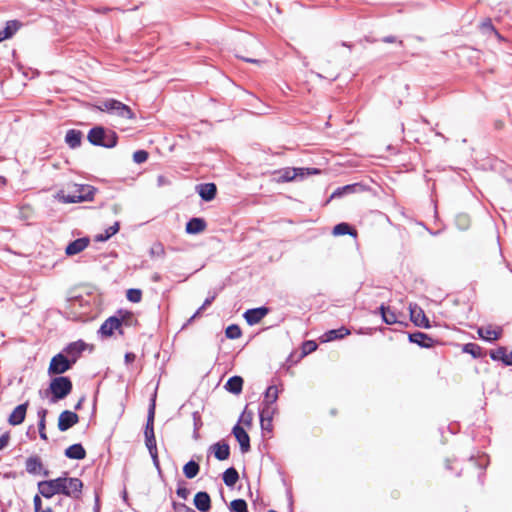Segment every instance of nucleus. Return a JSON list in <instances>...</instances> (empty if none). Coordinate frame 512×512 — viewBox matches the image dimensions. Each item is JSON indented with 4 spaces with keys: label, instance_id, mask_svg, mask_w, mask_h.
I'll list each match as a JSON object with an SVG mask.
<instances>
[{
    "label": "nucleus",
    "instance_id": "obj_1",
    "mask_svg": "<svg viewBox=\"0 0 512 512\" xmlns=\"http://www.w3.org/2000/svg\"><path fill=\"white\" fill-rule=\"evenodd\" d=\"M38 491L46 499L56 494H63L74 499H80L83 482L76 477H58L56 479L43 480L37 484Z\"/></svg>",
    "mask_w": 512,
    "mask_h": 512
},
{
    "label": "nucleus",
    "instance_id": "obj_2",
    "mask_svg": "<svg viewBox=\"0 0 512 512\" xmlns=\"http://www.w3.org/2000/svg\"><path fill=\"white\" fill-rule=\"evenodd\" d=\"M96 188L87 184H74L67 193L61 191L58 196L63 203H80L91 201L96 193Z\"/></svg>",
    "mask_w": 512,
    "mask_h": 512
},
{
    "label": "nucleus",
    "instance_id": "obj_3",
    "mask_svg": "<svg viewBox=\"0 0 512 512\" xmlns=\"http://www.w3.org/2000/svg\"><path fill=\"white\" fill-rule=\"evenodd\" d=\"M87 139L94 146L113 148L117 145L118 135L103 126H95L89 130Z\"/></svg>",
    "mask_w": 512,
    "mask_h": 512
},
{
    "label": "nucleus",
    "instance_id": "obj_4",
    "mask_svg": "<svg viewBox=\"0 0 512 512\" xmlns=\"http://www.w3.org/2000/svg\"><path fill=\"white\" fill-rule=\"evenodd\" d=\"M320 170L317 168H294L287 167L274 172V179L277 182H290L295 179H303L309 175L319 174Z\"/></svg>",
    "mask_w": 512,
    "mask_h": 512
},
{
    "label": "nucleus",
    "instance_id": "obj_5",
    "mask_svg": "<svg viewBox=\"0 0 512 512\" xmlns=\"http://www.w3.org/2000/svg\"><path fill=\"white\" fill-rule=\"evenodd\" d=\"M72 381L67 376H58L51 380L49 390L52 394V402L67 397L72 391Z\"/></svg>",
    "mask_w": 512,
    "mask_h": 512
},
{
    "label": "nucleus",
    "instance_id": "obj_6",
    "mask_svg": "<svg viewBox=\"0 0 512 512\" xmlns=\"http://www.w3.org/2000/svg\"><path fill=\"white\" fill-rule=\"evenodd\" d=\"M74 364L70 362V359L65 356L63 353H58L54 357H52L48 373L50 375H61L72 368Z\"/></svg>",
    "mask_w": 512,
    "mask_h": 512
},
{
    "label": "nucleus",
    "instance_id": "obj_7",
    "mask_svg": "<svg viewBox=\"0 0 512 512\" xmlns=\"http://www.w3.org/2000/svg\"><path fill=\"white\" fill-rule=\"evenodd\" d=\"M25 469L30 475H43L44 477H48L50 474L38 455H32L26 459Z\"/></svg>",
    "mask_w": 512,
    "mask_h": 512
},
{
    "label": "nucleus",
    "instance_id": "obj_8",
    "mask_svg": "<svg viewBox=\"0 0 512 512\" xmlns=\"http://www.w3.org/2000/svg\"><path fill=\"white\" fill-rule=\"evenodd\" d=\"M123 318H119L118 316H111L104 321L99 329V333L103 336H112L115 330H119L120 334H123V331L120 329L123 325Z\"/></svg>",
    "mask_w": 512,
    "mask_h": 512
},
{
    "label": "nucleus",
    "instance_id": "obj_9",
    "mask_svg": "<svg viewBox=\"0 0 512 512\" xmlns=\"http://www.w3.org/2000/svg\"><path fill=\"white\" fill-rule=\"evenodd\" d=\"M79 421V416L72 411L65 410L61 412L58 418V429L61 432L67 431Z\"/></svg>",
    "mask_w": 512,
    "mask_h": 512
},
{
    "label": "nucleus",
    "instance_id": "obj_10",
    "mask_svg": "<svg viewBox=\"0 0 512 512\" xmlns=\"http://www.w3.org/2000/svg\"><path fill=\"white\" fill-rule=\"evenodd\" d=\"M409 311H410L411 321L416 326L423 327V328L430 327L429 319L426 317V315L421 307H419L417 304H413V305L410 304Z\"/></svg>",
    "mask_w": 512,
    "mask_h": 512
},
{
    "label": "nucleus",
    "instance_id": "obj_11",
    "mask_svg": "<svg viewBox=\"0 0 512 512\" xmlns=\"http://www.w3.org/2000/svg\"><path fill=\"white\" fill-rule=\"evenodd\" d=\"M408 339L411 343L417 344L422 348H432L438 343L437 340L420 331L409 333Z\"/></svg>",
    "mask_w": 512,
    "mask_h": 512
},
{
    "label": "nucleus",
    "instance_id": "obj_12",
    "mask_svg": "<svg viewBox=\"0 0 512 512\" xmlns=\"http://www.w3.org/2000/svg\"><path fill=\"white\" fill-rule=\"evenodd\" d=\"M232 433L235 436L236 440L239 442L241 452L247 453L251 448L250 437H249L248 433L239 424H236L233 427Z\"/></svg>",
    "mask_w": 512,
    "mask_h": 512
},
{
    "label": "nucleus",
    "instance_id": "obj_13",
    "mask_svg": "<svg viewBox=\"0 0 512 512\" xmlns=\"http://www.w3.org/2000/svg\"><path fill=\"white\" fill-rule=\"evenodd\" d=\"M268 313L269 308L262 306L248 309L243 316L249 325H255L259 323Z\"/></svg>",
    "mask_w": 512,
    "mask_h": 512
},
{
    "label": "nucleus",
    "instance_id": "obj_14",
    "mask_svg": "<svg viewBox=\"0 0 512 512\" xmlns=\"http://www.w3.org/2000/svg\"><path fill=\"white\" fill-rule=\"evenodd\" d=\"M86 347L87 344L84 341L78 340L68 344L65 347L64 352L68 355L67 357L70 359V362L75 364L81 353L86 349Z\"/></svg>",
    "mask_w": 512,
    "mask_h": 512
},
{
    "label": "nucleus",
    "instance_id": "obj_15",
    "mask_svg": "<svg viewBox=\"0 0 512 512\" xmlns=\"http://www.w3.org/2000/svg\"><path fill=\"white\" fill-rule=\"evenodd\" d=\"M28 406L29 401L16 406L8 418L9 424L13 426L22 424L25 420Z\"/></svg>",
    "mask_w": 512,
    "mask_h": 512
},
{
    "label": "nucleus",
    "instance_id": "obj_16",
    "mask_svg": "<svg viewBox=\"0 0 512 512\" xmlns=\"http://www.w3.org/2000/svg\"><path fill=\"white\" fill-rule=\"evenodd\" d=\"M89 243L90 239L88 237L78 238L67 245L65 253L68 256L76 255L82 252L89 245Z\"/></svg>",
    "mask_w": 512,
    "mask_h": 512
},
{
    "label": "nucleus",
    "instance_id": "obj_17",
    "mask_svg": "<svg viewBox=\"0 0 512 512\" xmlns=\"http://www.w3.org/2000/svg\"><path fill=\"white\" fill-rule=\"evenodd\" d=\"M154 417H155V396L151 399L148 409L147 422L144 430L145 439L155 438L154 434Z\"/></svg>",
    "mask_w": 512,
    "mask_h": 512
},
{
    "label": "nucleus",
    "instance_id": "obj_18",
    "mask_svg": "<svg viewBox=\"0 0 512 512\" xmlns=\"http://www.w3.org/2000/svg\"><path fill=\"white\" fill-rule=\"evenodd\" d=\"M199 196L204 201H211L217 194V187L214 183H203L196 187Z\"/></svg>",
    "mask_w": 512,
    "mask_h": 512
},
{
    "label": "nucleus",
    "instance_id": "obj_19",
    "mask_svg": "<svg viewBox=\"0 0 512 512\" xmlns=\"http://www.w3.org/2000/svg\"><path fill=\"white\" fill-rule=\"evenodd\" d=\"M110 114L117 115L125 119L135 118V114L129 106L115 99V104L112 105Z\"/></svg>",
    "mask_w": 512,
    "mask_h": 512
},
{
    "label": "nucleus",
    "instance_id": "obj_20",
    "mask_svg": "<svg viewBox=\"0 0 512 512\" xmlns=\"http://www.w3.org/2000/svg\"><path fill=\"white\" fill-rule=\"evenodd\" d=\"M490 358L494 361H501L505 366L512 365V352L507 353V348L500 346L490 351Z\"/></svg>",
    "mask_w": 512,
    "mask_h": 512
},
{
    "label": "nucleus",
    "instance_id": "obj_21",
    "mask_svg": "<svg viewBox=\"0 0 512 512\" xmlns=\"http://www.w3.org/2000/svg\"><path fill=\"white\" fill-rule=\"evenodd\" d=\"M194 505L201 512H207L211 508L210 495L205 491L197 492L194 496Z\"/></svg>",
    "mask_w": 512,
    "mask_h": 512
},
{
    "label": "nucleus",
    "instance_id": "obj_22",
    "mask_svg": "<svg viewBox=\"0 0 512 512\" xmlns=\"http://www.w3.org/2000/svg\"><path fill=\"white\" fill-rule=\"evenodd\" d=\"M207 227V223L203 218L194 217L186 223V233L188 234H199L203 232Z\"/></svg>",
    "mask_w": 512,
    "mask_h": 512
},
{
    "label": "nucleus",
    "instance_id": "obj_23",
    "mask_svg": "<svg viewBox=\"0 0 512 512\" xmlns=\"http://www.w3.org/2000/svg\"><path fill=\"white\" fill-rule=\"evenodd\" d=\"M477 333L481 339L492 342L501 337L502 329L499 328L498 330H494L492 326L479 327Z\"/></svg>",
    "mask_w": 512,
    "mask_h": 512
},
{
    "label": "nucleus",
    "instance_id": "obj_24",
    "mask_svg": "<svg viewBox=\"0 0 512 512\" xmlns=\"http://www.w3.org/2000/svg\"><path fill=\"white\" fill-rule=\"evenodd\" d=\"M210 449L213 450L215 458L219 461H224L230 456V446L226 442H217Z\"/></svg>",
    "mask_w": 512,
    "mask_h": 512
},
{
    "label": "nucleus",
    "instance_id": "obj_25",
    "mask_svg": "<svg viewBox=\"0 0 512 512\" xmlns=\"http://www.w3.org/2000/svg\"><path fill=\"white\" fill-rule=\"evenodd\" d=\"M243 383V378L241 376L235 375L227 380L224 387L228 392L238 395L242 392Z\"/></svg>",
    "mask_w": 512,
    "mask_h": 512
},
{
    "label": "nucleus",
    "instance_id": "obj_26",
    "mask_svg": "<svg viewBox=\"0 0 512 512\" xmlns=\"http://www.w3.org/2000/svg\"><path fill=\"white\" fill-rule=\"evenodd\" d=\"M65 456L69 459L82 460L86 457V450L82 444L76 443L65 450Z\"/></svg>",
    "mask_w": 512,
    "mask_h": 512
},
{
    "label": "nucleus",
    "instance_id": "obj_27",
    "mask_svg": "<svg viewBox=\"0 0 512 512\" xmlns=\"http://www.w3.org/2000/svg\"><path fill=\"white\" fill-rule=\"evenodd\" d=\"M83 133L80 130L70 129L67 131L65 136V142L67 145L75 149L81 145Z\"/></svg>",
    "mask_w": 512,
    "mask_h": 512
},
{
    "label": "nucleus",
    "instance_id": "obj_28",
    "mask_svg": "<svg viewBox=\"0 0 512 512\" xmlns=\"http://www.w3.org/2000/svg\"><path fill=\"white\" fill-rule=\"evenodd\" d=\"M462 351L464 353L470 354L475 359L483 358L486 355V352L481 346L472 342L464 344L462 346Z\"/></svg>",
    "mask_w": 512,
    "mask_h": 512
},
{
    "label": "nucleus",
    "instance_id": "obj_29",
    "mask_svg": "<svg viewBox=\"0 0 512 512\" xmlns=\"http://www.w3.org/2000/svg\"><path fill=\"white\" fill-rule=\"evenodd\" d=\"M21 24L17 20H10L6 22V26L0 31L3 40L11 38L20 28Z\"/></svg>",
    "mask_w": 512,
    "mask_h": 512
},
{
    "label": "nucleus",
    "instance_id": "obj_30",
    "mask_svg": "<svg viewBox=\"0 0 512 512\" xmlns=\"http://www.w3.org/2000/svg\"><path fill=\"white\" fill-rule=\"evenodd\" d=\"M379 313L381 314L382 320L388 324L392 325L398 322L397 315L394 311H391L389 307L382 304L379 308Z\"/></svg>",
    "mask_w": 512,
    "mask_h": 512
},
{
    "label": "nucleus",
    "instance_id": "obj_31",
    "mask_svg": "<svg viewBox=\"0 0 512 512\" xmlns=\"http://www.w3.org/2000/svg\"><path fill=\"white\" fill-rule=\"evenodd\" d=\"M145 445L150 453V456L153 460L155 467L160 470V464L158 459V451L156 445V438H147L145 439Z\"/></svg>",
    "mask_w": 512,
    "mask_h": 512
},
{
    "label": "nucleus",
    "instance_id": "obj_32",
    "mask_svg": "<svg viewBox=\"0 0 512 512\" xmlns=\"http://www.w3.org/2000/svg\"><path fill=\"white\" fill-rule=\"evenodd\" d=\"M349 334H350V331L347 328L341 327L339 329H332V330L327 331L323 335V337L325 338L324 341H334L337 339H342Z\"/></svg>",
    "mask_w": 512,
    "mask_h": 512
},
{
    "label": "nucleus",
    "instance_id": "obj_33",
    "mask_svg": "<svg viewBox=\"0 0 512 512\" xmlns=\"http://www.w3.org/2000/svg\"><path fill=\"white\" fill-rule=\"evenodd\" d=\"M332 233L335 236H342L346 234H349L353 237L357 236V231L353 229L348 223L345 222L335 225Z\"/></svg>",
    "mask_w": 512,
    "mask_h": 512
},
{
    "label": "nucleus",
    "instance_id": "obj_34",
    "mask_svg": "<svg viewBox=\"0 0 512 512\" xmlns=\"http://www.w3.org/2000/svg\"><path fill=\"white\" fill-rule=\"evenodd\" d=\"M222 478L225 485L233 487L239 479V474L234 467H229L224 471Z\"/></svg>",
    "mask_w": 512,
    "mask_h": 512
},
{
    "label": "nucleus",
    "instance_id": "obj_35",
    "mask_svg": "<svg viewBox=\"0 0 512 512\" xmlns=\"http://www.w3.org/2000/svg\"><path fill=\"white\" fill-rule=\"evenodd\" d=\"M200 471V465L194 460L188 461L183 467V473L188 479L195 478Z\"/></svg>",
    "mask_w": 512,
    "mask_h": 512
},
{
    "label": "nucleus",
    "instance_id": "obj_36",
    "mask_svg": "<svg viewBox=\"0 0 512 512\" xmlns=\"http://www.w3.org/2000/svg\"><path fill=\"white\" fill-rule=\"evenodd\" d=\"M278 393L277 387L275 385H270L264 393V400L262 403L273 405L278 399Z\"/></svg>",
    "mask_w": 512,
    "mask_h": 512
},
{
    "label": "nucleus",
    "instance_id": "obj_37",
    "mask_svg": "<svg viewBox=\"0 0 512 512\" xmlns=\"http://www.w3.org/2000/svg\"><path fill=\"white\" fill-rule=\"evenodd\" d=\"M120 225L118 222H115L112 226L108 227L105 230V233L99 234L95 237V240L98 242H104L110 239L113 235H115L119 231Z\"/></svg>",
    "mask_w": 512,
    "mask_h": 512
},
{
    "label": "nucleus",
    "instance_id": "obj_38",
    "mask_svg": "<svg viewBox=\"0 0 512 512\" xmlns=\"http://www.w3.org/2000/svg\"><path fill=\"white\" fill-rule=\"evenodd\" d=\"M275 412V407H273L272 405L262 403L261 408L259 410V417L260 419H273Z\"/></svg>",
    "mask_w": 512,
    "mask_h": 512
},
{
    "label": "nucleus",
    "instance_id": "obj_39",
    "mask_svg": "<svg viewBox=\"0 0 512 512\" xmlns=\"http://www.w3.org/2000/svg\"><path fill=\"white\" fill-rule=\"evenodd\" d=\"M230 510L232 512H249L247 503L244 499H235L230 503Z\"/></svg>",
    "mask_w": 512,
    "mask_h": 512
},
{
    "label": "nucleus",
    "instance_id": "obj_40",
    "mask_svg": "<svg viewBox=\"0 0 512 512\" xmlns=\"http://www.w3.org/2000/svg\"><path fill=\"white\" fill-rule=\"evenodd\" d=\"M228 339H238L242 335L240 327L236 324L229 325L225 330Z\"/></svg>",
    "mask_w": 512,
    "mask_h": 512
},
{
    "label": "nucleus",
    "instance_id": "obj_41",
    "mask_svg": "<svg viewBox=\"0 0 512 512\" xmlns=\"http://www.w3.org/2000/svg\"><path fill=\"white\" fill-rule=\"evenodd\" d=\"M356 186H357L356 184H350V185H345L343 187H339L332 193L331 198H338L347 193H352L355 191Z\"/></svg>",
    "mask_w": 512,
    "mask_h": 512
},
{
    "label": "nucleus",
    "instance_id": "obj_42",
    "mask_svg": "<svg viewBox=\"0 0 512 512\" xmlns=\"http://www.w3.org/2000/svg\"><path fill=\"white\" fill-rule=\"evenodd\" d=\"M216 298V294H213L209 297H207L204 301V303L202 304L201 307L198 308V310L190 317V319L188 320V323H191L195 318H197L201 312L206 309L209 305L212 304V302L215 300Z\"/></svg>",
    "mask_w": 512,
    "mask_h": 512
},
{
    "label": "nucleus",
    "instance_id": "obj_43",
    "mask_svg": "<svg viewBox=\"0 0 512 512\" xmlns=\"http://www.w3.org/2000/svg\"><path fill=\"white\" fill-rule=\"evenodd\" d=\"M151 257H164L165 256V248L164 245L160 242L154 243L150 248Z\"/></svg>",
    "mask_w": 512,
    "mask_h": 512
},
{
    "label": "nucleus",
    "instance_id": "obj_44",
    "mask_svg": "<svg viewBox=\"0 0 512 512\" xmlns=\"http://www.w3.org/2000/svg\"><path fill=\"white\" fill-rule=\"evenodd\" d=\"M126 297L133 303H138L142 299V291L140 289L131 288L127 290Z\"/></svg>",
    "mask_w": 512,
    "mask_h": 512
},
{
    "label": "nucleus",
    "instance_id": "obj_45",
    "mask_svg": "<svg viewBox=\"0 0 512 512\" xmlns=\"http://www.w3.org/2000/svg\"><path fill=\"white\" fill-rule=\"evenodd\" d=\"M193 425H194V432H193V438L197 440L199 438L198 430L202 426L201 416L199 412H193Z\"/></svg>",
    "mask_w": 512,
    "mask_h": 512
},
{
    "label": "nucleus",
    "instance_id": "obj_46",
    "mask_svg": "<svg viewBox=\"0 0 512 512\" xmlns=\"http://www.w3.org/2000/svg\"><path fill=\"white\" fill-rule=\"evenodd\" d=\"M114 104H115V99L111 98V99H106V100L99 102V104H97L95 107L99 111L110 113L112 105H114Z\"/></svg>",
    "mask_w": 512,
    "mask_h": 512
},
{
    "label": "nucleus",
    "instance_id": "obj_47",
    "mask_svg": "<svg viewBox=\"0 0 512 512\" xmlns=\"http://www.w3.org/2000/svg\"><path fill=\"white\" fill-rule=\"evenodd\" d=\"M148 152L145 150H137L133 154V161L137 164L144 163L148 159Z\"/></svg>",
    "mask_w": 512,
    "mask_h": 512
},
{
    "label": "nucleus",
    "instance_id": "obj_48",
    "mask_svg": "<svg viewBox=\"0 0 512 512\" xmlns=\"http://www.w3.org/2000/svg\"><path fill=\"white\" fill-rule=\"evenodd\" d=\"M176 494L186 500L190 494V491L189 489L185 486V482L184 481H179L178 482V487H177V490H176Z\"/></svg>",
    "mask_w": 512,
    "mask_h": 512
},
{
    "label": "nucleus",
    "instance_id": "obj_49",
    "mask_svg": "<svg viewBox=\"0 0 512 512\" xmlns=\"http://www.w3.org/2000/svg\"><path fill=\"white\" fill-rule=\"evenodd\" d=\"M119 318H123L124 321H123V324L125 325H131V322L133 320V314L129 311H118V315H117Z\"/></svg>",
    "mask_w": 512,
    "mask_h": 512
},
{
    "label": "nucleus",
    "instance_id": "obj_50",
    "mask_svg": "<svg viewBox=\"0 0 512 512\" xmlns=\"http://www.w3.org/2000/svg\"><path fill=\"white\" fill-rule=\"evenodd\" d=\"M272 420L273 419H260V425H261L262 431L272 432V430H273Z\"/></svg>",
    "mask_w": 512,
    "mask_h": 512
},
{
    "label": "nucleus",
    "instance_id": "obj_51",
    "mask_svg": "<svg viewBox=\"0 0 512 512\" xmlns=\"http://www.w3.org/2000/svg\"><path fill=\"white\" fill-rule=\"evenodd\" d=\"M317 349V344L314 341H306L303 344V351L305 354L311 353Z\"/></svg>",
    "mask_w": 512,
    "mask_h": 512
},
{
    "label": "nucleus",
    "instance_id": "obj_52",
    "mask_svg": "<svg viewBox=\"0 0 512 512\" xmlns=\"http://www.w3.org/2000/svg\"><path fill=\"white\" fill-rule=\"evenodd\" d=\"M40 495V493L36 494L33 498L34 512H40L42 510V500Z\"/></svg>",
    "mask_w": 512,
    "mask_h": 512
},
{
    "label": "nucleus",
    "instance_id": "obj_53",
    "mask_svg": "<svg viewBox=\"0 0 512 512\" xmlns=\"http://www.w3.org/2000/svg\"><path fill=\"white\" fill-rule=\"evenodd\" d=\"M253 419V413L244 411L241 416V421L247 426L251 425Z\"/></svg>",
    "mask_w": 512,
    "mask_h": 512
},
{
    "label": "nucleus",
    "instance_id": "obj_54",
    "mask_svg": "<svg viewBox=\"0 0 512 512\" xmlns=\"http://www.w3.org/2000/svg\"><path fill=\"white\" fill-rule=\"evenodd\" d=\"M189 506H187L186 504L184 503H179V502H176V501H173L172 502V508L175 512H185V510L188 508Z\"/></svg>",
    "mask_w": 512,
    "mask_h": 512
},
{
    "label": "nucleus",
    "instance_id": "obj_55",
    "mask_svg": "<svg viewBox=\"0 0 512 512\" xmlns=\"http://www.w3.org/2000/svg\"><path fill=\"white\" fill-rule=\"evenodd\" d=\"M10 435L8 432L2 434L0 436V451L3 450L5 447H7L9 443Z\"/></svg>",
    "mask_w": 512,
    "mask_h": 512
},
{
    "label": "nucleus",
    "instance_id": "obj_56",
    "mask_svg": "<svg viewBox=\"0 0 512 512\" xmlns=\"http://www.w3.org/2000/svg\"><path fill=\"white\" fill-rule=\"evenodd\" d=\"M482 28L484 31H491V32H494L496 35H498V32L495 30L490 19H487L486 21H484L482 23Z\"/></svg>",
    "mask_w": 512,
    "mask_h": 512
},
{
    "label": "nucleus",
    "instance_id": "obj_57",
    "mask_svg": "<svg viewBox=\"0 0 512 512\" xmlns=\"http://www.w3.org/2000/svg\"><path fill=\"white\" fill-rule=\"evenodd\" d=\"M382 42L384 43H395V42H398L400 46H403V41L402 40H397V38L395 36H385L382 38Z\"/></svg>",
    "mask_w": 512,
    "mask_h": 512
},
{
    "label": "nucleus",
    "instance_id": "obj_58",
    "mask_svg": "<svg viewBox=\"0 0 512 512\" xmlns=\"http://www.w3.org/2000/svg\"><path fill=\"white\" fill-rule=\"evenodd\" d=\"M46 423H38L39 435L43 440H47V434L45 432Z\"/></svg>",
    "mask_w": 512,
    "mask_h": 512
},
{
    "label": "nucleus",
    "instance_id": "obj_59",
    "mask_svg": "<svg viewBox=\"0 0 512 512\" xmlns=\"http://www.w3.org/2000/svg\"><path fill=\"white\" fill-rule=\"evenodd\" d=\"M38 418H39V422L38 423H46V415H47V410L44 409V408H41L39 411H38Z\"/></svg>",
    "mask_w": 512,
    "mask_h": 512
},
{
    "label": "nucleus",
    "instance_id": "obj_60",
    "mask_svg": "<svg viewBox=\"0 0 512 512\" xmlns=\"http://www.w3.org/2000/svg\"><path fill=\"white\" fill-rule=\"evenodd\" d=\"M135 359H136V355H135L134 353H132V352H127V353L125 354L124 360H125V363H126V364H130V363L134 362V361H135Z\"/></svg>",
    "mask_w": 512,
    "mask_h": 512
},
{
    "label": "nucleus",
    "instance_id": "obj_61",
    "mask_svg": "<svg viewBox=\"0 0 512 512\" xmlns=\"http://www.w3.org/2000/svg\"><path fill=\"white\" fill-rule=\"evenodd\" d=\"M160 280H161V275H160V274H158V273H154V274L152 275V281H153V282H159Z\"/></svg>",
    "mask_w": 512,
    "mask_h": 512
},
{
    "label": "nucleus",
    "instance_id": "obj_62",
    "mask_svg": "<svg viewBox=\"0 0 512 512\" xmlns=\"http://www.w3.org/2000/svg\"><path fill=\"white\" fill-rule=\"evenodd\" d=\"M94 512H100L99 498L98 497H96L95 506H94Z\"/></svg>",
    "mask_w": 512,
    "mask_h": 512
},
{
    "label": "nucleus",
    "instance_id": "obj_63",
    "mask_svg": "<svg viewBox=\"0 0 512 512\" xmlns=\"http://www.w3.org/2000/svg\"><path fill=\"white\" fill-rule=\"evenodd\" d=\"M83 400H84V398H81V399L78 401V403L75 405V409H76V410H78V409H80V408H81Z\"/></svg>",
    "mask_w": 512,
    "mask_h": 512
},
{
    "label": "nucleus",
    "instance_id": "obj_64",
    "mask_svg": "<svg viewBox=\"0 0 512 512\" xmlns=\"http://www.w3.org/2000/svg\"><path fill=\"white\" fill-rule=\"evenodd\" d=\"M63 502H64V500H63V499H59V500L57 501V503L55 504V508L57 509V508L61 507V506L63 505Z\"/></svg>",
    "mask_w": 512,
    "mask_h": 512
}]
</instances>
